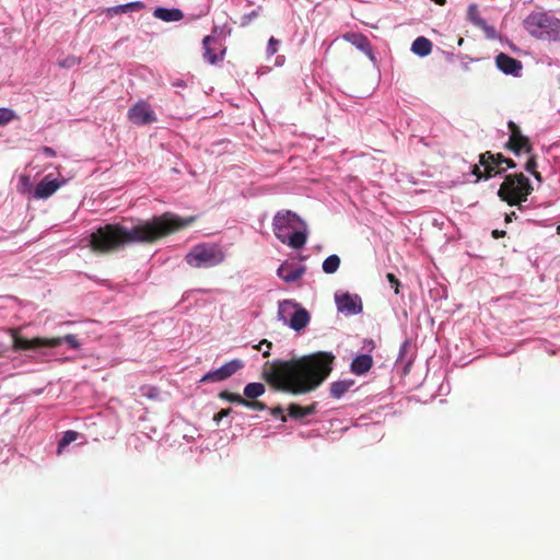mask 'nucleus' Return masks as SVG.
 Returning <instances> with one entry per match:
<instances>
[{"mask_svg":"<svg viewBox=\"0 0 560 560\" xmlns=\"http://www.w3.org/2000/svg\"><path fill=\"white\" fill-rule=\"evenodd\" d=\"M195 217L180 218L172 213L140 223L128 229L119 223H107L91 233L89 246L92 252L106 255L116 253L135 243H154L173 232L186 229L195 222Z\"/></svg>","mask_w":560,"mask_h":560,"instance_id":"nucleus-1","label":"nucleus"},{"mask_svg":"<svg viewBox=\"0 0 560 560\" xmlns=\"http://www.w3.org/2000/svg\"><path fill=\"white\" fill-rule=\"evenodd\" d=\"M335 357L319 352L287 361H275L264 372L266 382L276 390L294 395L306 394L318 387L330 374Z\"/></svg>","mask_w":560,"mask_h":560,"instance_id":"nucleus-2","label":"nucleus"},{"mask_svg":"<svg viewBox=\"0 0 560 560\" xmlns=\"http://www.w3.org/2000/svg\"><path fill=\"white\" fill-rule=\"evenodd\" d=\"M523 24L539 40L560 42V20L546 11L532 12Z\"/></svg>","mask_w":560,"mask_h":560,"instance_id":"nucleus-3","label":"nucleus"},{"mask_svg":"<svg viewBox=\"0 0 560 560\" xmlns=\"http://www.w3.org/2000/svg\"><path fill=\"white\" fill-rule=\"evenodd\" d=\"M532 191L530 182L523 173L510 174L505 176L501 184L498 196L509 206H517L522 210V202L527 200Z\"/></svg>","mask_w":560,"mask_h":560,"instance_id":"nucleus-4","label":"nucleus"},{"mask_svg":"<svg viewBox=\"0 0 560 560\" xmlns=\"http://www.w3.org/2000/svg\"><path fill=\"white\" fill-rule=\"evenodd\" d=\"M225 258L222 248L217 244H198L186 255V262L192 268H211Z\"/></svg>","mask_w":560,"mask_h":560,"instance_id":"nucleus-5","label":"nucleus"},{"mask_svg":"<svg viewBox=\"0 0 560 560\" xmlns=\"http://www.w3.org/2000/svg\"><path fill=\"white\" fill-rule=\"evenodd\" d=\"M278 317L283 323H288L295 331L304 329L311 319L310 313L305 308L300 307L298 303L289 300L280 302Z\"/></svg>","mask_w":560,"mask_h":560,"instance_id":"nucleus-6","label":"nucleus"},{"mask_svg":"<svg viewBox=\"0 0 560 560\" xmlns=\"http://www.w3.org/2000/svg\"><path fill=\"white\" fill-rule=\"evenodd\" d=\"M500 159H503V154H493L490 151L481 153L479 155V165L472 166L471 173L476 176V182L480 179H489L498 174H501L505 168H501Z\"/></svg>","mask_w":560,"mask_h":560,"instance_id":"nucleus-7","label":"nucleus"},{"mask_svg":"<svg viewBox=\"0 0 560 560\" xmlns=\"http://www.w3.org/2000/svg\"><path fill=\"white\" fill-rule=\"evenodd\" d=\"M301 224V225H304V221L300 219V217L290 211V210H283V211H279L275 217H273V222H272V226H273V233L276 235V237L282 242V243H287V238H288V234L290 233V229H293L295 226V224Z\"/></svg>","mask_w":560,"mask_h":560,"instance_id":"nucleus-8","label":"nucleus"},{"mask_svg":"<svg viewBox=\"0 0 560 560\" xmlns=\"http://www.w3.org/2000/svg\"><path fill=\"white\" fill-rule=\"evenodd\" d=\"M11 336L13 340V349L19 350H35L42 347L56 348L62 343L61 337L57 338H42L35 337L27 339L18 334L15 329H11Z\"/></svg>","mask_w":560,"mask_h":560,"instance_id":"nucleus-9","label":"nucleus"},{"mask_svg":"<svg viewBox=\"0 0 560 560\" xmlns=\"http://www.w3.org/2000/svg\"><path fill=\"white\" fill-rule=\"evenodd\" d=\"M128 119L138 126H144L158 120L154 110L147 102H138L128 110Z\"/></svg>","mask_w":560,"mask_h":560,"instance_id":"nucleus-10","label":"nucleus"},{"mask_svg":"<svg viewBox=\"0 0 560 560\" xmlns=\"http://www.w3.org/2000/svg\"><path fill=\"white\" fill-rule=\"evenodd\" d=\"M508 127L511 135L506 143V148L513 151L516 155H518L522 150L526 153H530L533 151V145L529 139L522 135L520 127L513 121H509Z\"/></svg>","mask_w":560,"mask_h":560,"instance_id":"nucleus-11","label":"nucleus"},{"mask_svg":"<svg viewBox=\"0 0 560 560\" xmlns=\"http://www.w3.org/2000/svg\"><path fill=\"white\" fill-rule=\"evenodd\" d=\"M244 368V363L242 360L234 359L229 362H226L221 368L211 371L207 373L200 382H222L232 375H234L237 371L242 370Z\"/></svg>","mask_w":560,"mask_h":560,"instance_id":"nucleus-12","label":"nucleus"},{"mask_svg":"<svg viewBox=\"0 0 560 560\" xmlns=\"http://www.w3.org/2000/svg\"><path fill=\"white\" fill-rule=\"evenodd\" d=\"M336 304L339 312L348 314H359L362 312V301L357 294H336Z\"/></svg>","mask_w":560,"mask_h":560,"instance_id":"nucleus-13","label":"nucleus"},{"mask_svg":"<svg viewBox=\"0 0 560 560\" xmlns=\"http://www.w3.org/2000/svg\"><path fill=\"white\" fill-rule=\"evenodd\" d=\"M495 65L506 74L518 75V72L522 70V62L504 52H500L495 57Z\"/></svg>","mask_w":560,"mask_h":560,"instance_id":"nucleus-14","label":"nucleus"},{"mask_svg":"<svg viewBox=\"0 0 560 560\" xmlns=\"http://www.w3.org/2000/svg\"><path fill=\"white\" fill-rule=\"evenodd\" d=\"M61 186V183L56 179H50V176H45L36 186L34 197L37 199H47L56 192Z\"/></svg>","mask_w":560,"mask_h":560,"instance_id":"nucleus-15","label":"nucleus"},{"mask_svg":"<svg viewBox=\"0 0 560 560\" xmlns=\"http://www.w3.org/2000/svg\"><path fill=\"white\" fill-rule=\"evenodd\" d=\"M345 39L355 46L358 49L373 58L371 44L366 36L360 33H347L343 35Z\"/></svg>","mask_w":560,"mask_h":560,"instance_id":"nucleus-16","label":"nucleus"},{"mask_svg":"<svg viewBox=\"0 0 560 560\" xmlns=\"http://www.w3.org/2000/svg\"><path fill=\"white\" fill-rule=\"evenodd\" d=\"M373 359L370 354H360L351 363V372L355 375H363L371 370Z\"/></svg>","mask_w":560,"mask_h":560,"instance_id":"nucleus-17","label":"nucleus"},{"mask_svg":"<svg viewBox=\"0 0 560 560\" xmlns=\"http://www.w3.org/2000/svg\"><path fill=\"white\" fill-rule=\"evenodd\" d=\"M215 43V39L212 36H206L202 39L203 46V58L210 65H215L218 61L222 60L224 51L221 55L214 52L212 48V44Z\"/></svg>","mask_w":560,"mask_h":560,"instance_id":"nucleus-18","label":"nucleus"},{"mask_svg":"<svg viewBox=\"0 0 560 560\" xmlns=\"http://www.w3.org/2000/svg\"><path fill=\"white\" fill-rule=\"evenodd\" d=\"M278 276L285 282H294L304 273L303 268H293L289 265H281L277 271Z\"/></svg>","mask_w":560,"mask_h":560,"instance_id":"nucleus-19","label":"nucleus"},{"mask_svg":"<svg viewBox=\"0 0 560 560\" xmlns=\"http://www.w3.org/2000/svg\"><path fill=\"white\" fill-rule=\"evenodd\" d=\"M153 15L165 22H177L184 18L183 12L179 9H165L158 8Z\"/></svg>","mask_w":560,"mask_h":560,"instance_id":"nucleus-20","label":"nucleus"},{"mask_svg":"<svg viewBox=\"0 0 560 560\" xmlns=\"http://www.w3.org/2000/svg\"><path fill=\"white\" fill-rule=\"evenodd\" d=\"M289 416L293 419H302L306 416L313 415L316 412V402L302 407L298 404H291L288 408Z\"/></svg>","mask_w":560,"mask_h":560,"instance_id":"nucleus-21","label":"nucleus"},{"mask_svg":"<svg viewBox=\"0 0 560 560\" xmlns=\"http://www.w3.org/2000/svg\"><path fill=\"white\" fill-rule=\"evenodd\" d=\"M411 50L420 57H425L432 51V43L428 38L419 36L413 40Z\"/></svg>","mask_w":560,"mask_h":560,"instance_id":"nucleus-22","label":"nucleus"},{"mask_svg":"<svg viewBox=\"0 0 560 560\" xmlns=\"http://www.w3.org/2000/svg\"><path fill=\"white\" fill-rule=\"evenodd\" d=\"M266 390V387L262 383H249L244 388V396L248 400L257 399L260 397Z\"/></svg>","mask_w":560,"mask_h":560,"instance_id":"nucleus-23","label":"nucleus"},{"mask_svg":"<svg viewBox=\"0 0 560 560\" xmlns=\"http://www.w3.org/2000/svg\"><path fill=\"white\" fill-rule=\"evenodd\" d=\"M307 240V235L302 231H294L288 234L287 243L294 249L302 248Z\"/></svg>","mask_w":560,"mask_h":560,"instance_id":"nucleus-24","label":"nucleus"},{"mask_svg":"<svg viewBox=\"0 0 560 560\" xmlns=\"http://www.w3.org/2000/svg\"><path fill=\"white\" fill-rule=\"evenodd\" d=\"M353 384H354L353 381H338V382H334L330 385V395L334 398L338 399L343 394H346Z\"/></svg>","mask_w":560,"mask_h":560,"instance_id":"nucleus-25","label":"nucleus"},{"mask_svg":"<svg viewBox=\"0 0 560 560\" xmlns=\"http://www.w3.org/2000/svg\"><path fill=\"white\" fill-rule=\"evenodd\" d=\"M340 266V258L338 255L332 254L328 256L323 262V270L325 273H335Z\"/></svg>","mask_w":560,"mask_h":560,"instance_id":"nucleus-26","label":"nucleus"},{"mask_svg":"<svg viewBox=\"0 0 560 560\" xmlns=\"http://www.w3.org/2000/svg\"><path fill=\"white\" fill-rule=\"evenodd\" d=\"M79 436V433L73 430H68L63 433V436L58 443L57 453L61 454L62 451L72 442H74Z\"/></svg>","mask_w":560,"mask_h":560,"instance_id":"nucleus-27","label":"nucleus"},{"mask_svg":"<svg viewBox=\"0 0 560 560\" xmlns=\"http://www.w3.org/2000/svg\"><path fill=\"white\" fill-rule=\"evenodd\" d=\"M467 16H468L469 21L477 27L479 25H483V19L480 18L478 7L476 3L469 4L468 10H467Z\"/></svg>","mask_w":560,"mask_h":560,"instance_id":"nucleus-28","label":"nucleus"},{"mask_svg":"<svg viewBox=\"0 0 560 560\" xmlns=\"http://www.w3.org/2000/svg\"><path fill=\"white\" fill-rule=\"evenodd\" d=\"M142 8H143V3L137 1V2H130L127 4L114 7V8L109 9V11H113L114 13H126L128 11L140 10Z\"/></svg>","mask_w":560,"mask_h":560,"instance_id":"nucleus-29","label":"nucleus"},{"mask_svg":"<svg viewBox=\"0 0 560 560\" xmlns=\"http://www.w3.org/2000/svg\"><path fill=\"white\" fill-rule=\"evenodd\" d=\"M219 397L223 400H228L230 402L244 405L245 398L242 397L240 394H234L229 390H222L219 393Z\"/></svg>","mask_w":560,"mask_h":560,"instance_id":"nucleus-30","label":"nucleus"},{"mask_svg":"<svg viewBox=\"0 0 560 560\" xmlns=\"http://www.w3.org/2000/svg\"><path fill=\"white\" fill-rule=\"evenodd\" d=\"M536 167H537V161H536V158L535 156H530L528 159V161L526 162V165H525V170L529 173L533 174V176L538 179V180H541V175L539 172L536 171Z\"/></svg>","mask_w":560,"mask_h":560,"instance_id":"nucleus-31","label":"nucleus"},{"mask_svg":"<svg viewBox=\"0 0 560 560\" xmlns=\"http://www.w3.org/2000/svg\"><path fill=\"white\" fill-rule=\"evenodd\" d=\"M80 62H81L80 58L74 57V56H69L62 60H59L58 65L60 68H72V67L80 65Z\"/></svg>","mask_w":560,"mask_h":560,"instance_id":"nucleus-32","label":"nucleus"},{"mask_svg":"<svg viewBox=\"0 0 560 560\" xmlns=\"http://www.w3.org/2000/svg\"><path fill=\"white\" fill-rule=\"evenodd\" d=\"M243 406L246 407V408H249V409L258 410V411L267 409L266 404H264V402H261L259 400H256V399L248 400V399L245 398V401H244Z\"/></svg>","mask_w":560,"mask_h":560,"instance_id":"nucleus-33","label":"nucleus"},{"mask_svg":"<svg viewBox=\"0 0 560 560\" xmlns=\"http://www.w3.org/2000/svg\"><path fill=\"white\" fill-rule=\"evenodd\" d=\"M14 118V113L9 108H0V126L8 124Z\"/></svg>","mask_w":560,"mask_h":560,"instance_id":"nucleus-34","label":"nucleus"},{"mask_svg":"<svg viewBox=\"0 0 560 560\" xmlns=\"http://www.w3.org/2000/svg\"><path fill=\"white\" fill-rule=\"evenodd\" d=\"M478 27L485 32V34L488 38L494 39L497 37L495 28L493 26L488 25L485 20H483V25H479Z\"/></svg>","mask_w":560,"mask_h":560,"instance_id":"nucleus-35","label":"nucleus"},{"mask_svg":"<svg viewBox=\"0 0 560 560\" xmlns=\"http://www.w3.org/2000/svg\"><path fill=\"white\" fill-rule=\"evenodd\" d=\"M386 278L389 281L390 285L394 288L395 293L398 294L400 287V281L398 280V278L394 273H387Z\"/></svg>","mask_w":560,"mask_h":560,"instance_id":"nucleus-36","label":"nucleus"},{"mask_svg":"<svg viewBox=\"0 0 560 560\" xmlns=\"http://www.w3.org/2000/svg\"><path fill=\"white\" fill-rule=\"evenodd\" d=\"M62 342H67L72 349H78L80 343L74 335H67L61 338Z\"/></svg>","mask_w":560,"mask_h":560,"instance_id":"nucleus-37","label":"nucleus"},{"mask_svg":"<svg viewBox=\"0 0 560 560\" xmlns=\"http://www.w3.org/2000/svg\"><path fill=\"white\" fill-rule=\"evenodd\" d=\"M278 44H279V40L276 39L275 37H271L268 42V48H267V51L269 55H273L277 52L278 50Z\"/></svg>","mask_w":560,"mask_h":560,"instance_id":"nucleus-38","label":"nucleus"},{"mask_svg":"<svg viewBox=\"0 0 560 560\" xmlns=\"http://www.w3.org/2000/svg\"><path fill=\"white\" fill-rule=\"evenodd\" d=\"M270 413L275 417H281V420L283 422L287 421V417L283 416V408L281 406H276V407L270 408Z\"/></svg>","mask_w":560,"mask_h":560,"instance_id":"nucleus-39","label":"nucleus"},{"mask_svg":"<svg viewBox=\"0 0 560 560\" xmlns=\"http://www.w3.org/2000/svg\"><path fill=\"white\" fill-rule=\"evenodd\" d=\"M231 411H232L231 408L222 409L218 413L214 415L213 420L219 422L223 418L228 417L231 413Z\"/></svg>","mask_w":560,"mask_h":560,"instance_id":"nucleus-40","label":"nucleus"},{"mask_svg":"<svg viewBox=\"0 0 560 560\" xmlns=\"http://www.w3.org/2000/svg\"><path fill=\"white\" fill-rule=\"evenodd\" d=\"M505 164L508 168L516 167V163L512 159H508L503 155V159H500V164Z\"/></svg>","mask_w":560,"mask_h":560,"instance_id":"nucleus-41","label":"nucleus"},{"mask_svg":"<svg viewBox=\"0 0 560 560\" xmlns=\"http://www.w3.org/2000/svg\"><path fill=\"white\" fill-rule=\"evenodd\" d=\"M271 346H272V343H271L269 340H267V339H262V340H261L257 346H255L254 348H255L256 350H261V347H262V348H266V347H267V349H270V348H271Z\"/></svg>","mask_w":560,"mask_h":560,"instance_id":"nucleus-42","label":"nucleus"},{"mask_svg":"<svg viewBox=\"0 0 560 560\" xmlns=\"http://www.w3.org/2000/svg\"><path fill=\"white\" fill-rule=\"evenodd\" d=\"M505 235H506V232L503 231V230H493L492 231V237L493 238L504 237Z\"/></svg>","mask_w":560,"mask_h":560,"instance_id":"nucleus-43","label":"nucleus"},{"mask_svg":"<svg viewBox=\"0 0 560 560\" xmlns=\"http://www.w3.org/2000/svg\"><path fill=\"white\" fill-rule=\"evenodd\" d=\"M516 213L514 211L510 212V213H506L505 214V222L509 223V222H512L513 219H516Z\"/></svg>","mask_w":560,"mask_h":560,"instance_id":"nucleus-44","label":"nucleus"},{"mask_svg":"<svg viewBox=\"0 0 560 560\" xmlns=\"http://www.w3.org/2000/svg\"><path fill=\"white\" fill-rule=\"evenodd\" d=\"M43 151L48 156H54L55 155V151L51 148H49V147H44Z\"/></svg>","mask_w":560,"mask_h":560,"instance_id":"nucleus-45","label":"nucleus"},{"mask_svg":"<svg viewBox=\"0 0 560 560\" xmlns=\"http://www.w3.org/2000/svg\"><path fill=\"white\" fill-rule=\"evenodd\" d=\"M432 1L439 5H444L446 3V0H432Z\"/></svg>","mask_w":560,"mask_h":560,"instance_id":"nucleus-46","label":"nucleus"},{"mask_svg":"<svg viewBox=\"0 0 560 560\" xmlns=\"http://www.w3.org/2000/svg\"><path fill=\"white\" fill-rule=\"evenodd\" d=\"M270 355L269 349L262 352L264 358H268Z\"/></svg>","mask_w":560,"mask_h":560,"instance_id":"nucleus-47","label":"nucleus"},{"mask_svg":"<svg viewBox=\"0 0 560 560\" xmlns=\"http://www.w3.org/2000/svg\"><path fill=\"white\" fill-rule=\"evenodd\" d=\"M557 233L560 234V224L557 228Z\"/></svg>","mask_w":560,"mask_h":560,"instance_id":"nucleus-48","label":"nucleus"},{"mask_svg":"<svg viewBox=\"0 0 560 560\" xmlns=\"http://www.w3.org/2000/svg\"><path fill=\"white\" fill-rule=\"evenodd\" d=\"M21 179L22 180H27V177L26 176H22Z\"/></svg>","mask_w":560,"mask_h":560,"instance_id":"nucleus-49","label":"nucleus"}]
</instances>
